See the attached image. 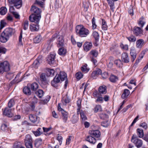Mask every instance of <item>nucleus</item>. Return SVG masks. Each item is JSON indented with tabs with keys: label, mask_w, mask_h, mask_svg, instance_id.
<instances>
[{
	"label": "nucleus",
	"mask_w": 148,
	"mask_h": 148,
	"mask_svg": "<svg viewBox=\"0 0 148 148\" xmlns=\"http://www.w3.org/2000/svg\"><path fill=\"white\" fill-rule=\"evenodd\" d=\"M25 145L26 148H33L32 139L29 134L27 135L24 139Z\"/></svg>",
	"instance_id": "obj_6"
},
{
	"label": "nucleus",
	"mask_w": 148,
	"mask_h": 148,
	"mask_svg": "<svg viewBox=\"0 0 148 148\" xmlns=\"http://www.w3.org/2000/svg\"><path fill=\"white\" fill-rule=\"evenodd\" d=\"M136 132L139 137L143 138L144 135L143 130L141 128H138L136 130Z\"/></svg>",
	"instance_id": "obj_35"
},
{
	"label": "nucleus",
	"mask_w": 148,
	"mask_h": 148,
	"mask_svg": "<svg viewBox=\"0 0 148 148\" xmlns=\"http://www.w3.org/2000/svg\"><path fill=\"white\" fill-rule=\"evenodd\" d=\"M145 19V17L142 16L140 18L138 21V25L141 28H142L145 23V22L143 20Z\"/></svg>",
	"instance_id": "obj_28"
},
{
	"label": "nucleus",
	"mask_w": 148,
	"mask_h": 148,
	"mask_svg": "<svg viewBox=\"0 0 148 148\" xmlns=\"http://www.w3.org/2000/svg\"><path fill=\"white\" fill-rule=\"evenodd\" d=\"M7 24L4 20H1L0 22V30L2 29Z\"/></svg>",
	"instance_id": "obj_54"
},
{
	"label": "nucleus",
	"mask_w": 148,
	"mask_h": 148,
	"mask_svg": "<svg viewBox=\"0 0 148 148\" xmlns=\"http://www.w3.org/2000/svg\"><path fill=\"white\" fill-rule=\"evenodd\" d=\"M56 54H51L48 55L47 58V61L48 64L50 65L53 64L55 60Z\"/></svg>",
	"instance_id": "obj_11"
},
{
	"label": "nucleus",
	"mask_w": 148,
	"mask_h": 148,
	"mask_svg": "<svg viewBox=\"0 0 148 148\" xmlns=\"http://www.w3.org/2000/svg\"><path fill=\"white\" fill-rule=\"evenodd\" d=\"M30 11L31 14L29 17V20L35 21L37 22L40 21L41 18V10L34 5L32 6Z\"/></svg>",
	"instance_id": "obj_2"
},
{
	"label": "nucleus",
	"mask_w": 148,
	"mask_h": 148,
	"mask_svg": "<svg viewBox=\"0 0 148 148\" xmlns=\"http://www.w3.org/2000/svg\"><path fill=\"white\" fill-rule=\"evenodd\" d=\"M99 94H100L99 92H98L97 90H95L93 93L92 95L94 97H98L99 95Z\"/></svg>",
	"instance_id": "obj_64"
},
{
	"label": "nucleus",
	"mask_w": 148,
	"mask_h": 148,
	"mask_svg": "<svg viewBox=\"0 0 148 148\" xmlns=\"http://www.w3.org/2000/svg\"><path fill=\"white\" fill-rule=\"evenodd\" d=\"M10 4H14V6L17 9L21 8L22 5V0H8Z\"/></svg>",
	"instance_id": "obj_8"
},
{
	"label": "nucleus",
	"mask_w": 148,
	"mask_h": 148,
	"mask_svg": "<svg viewBox=\"0 0 148 148\" xmlns=\"http://www.w3.org/2000/svg\"><path fill=\"white\" fill-rule=\"evenodd\" d=\"M99 116L101 119H105L108 118V115L106 113H100L99 114Z\"/></svg>",
	"instance_id": "obj_48"
},
{
	"label": "nucleus",
	"mask_w": 148,
	"mask_h": 148,
	"mask_svg": "<svg viewBox=\"0 0 148 148\" xmlns=\"http://www.w3.org/2000/svg\"><path fill=\"white\" fill-rule=\"evenodd\" d=\"M78 119V116L74 114L73 115V117L71 119V121L73 124H75L77 122Z\"/></svg>",
	"instance_id": "obj_47"
},
{
	"label": "nucleus",
	"mask_w": 148,
	"mask_h": 148,
	"mask_svg": "<svg viewBox=\"0 0 148 148\" xmlns=\"http://www.w3.org/2000/svg\"><path fill=\"white\" fill-rule=\"evenodd\" d=\"M138 148L141 147L143 144L142 140L139 139H136L132 142Z\"/></svg>",
	"instance_id": "obj_23"
},
{
	"label": "nucleus",
	"mask_w": 148,
	"mask_h": 148,
	"mask_svg": "<svg viewBox=\"0 0 148 148\" xmlns=\"http://www.w3.org/2000/svg\"><path fill=\"white\" fill-rule=\"evenodd\" d=\"M66 74L64 72L60 71L59 74H57L53 79L51 81V86L56 89H58L61 83V81L62 82L66 80L64 84V88H66L68 83Z\"/></svg>",
	"instance_id": "obj_1"
},
{
	"label": "nucleus",
	"mask_w": 148,
	"mask_h": 148,
	"mask_svg": "<svg viewBox=\"0 0 148 148\" xmlns=\"http://www.w3.org/2000/svg\"><path fill=\"white\" fill-rule=\"evenodd\" d=\"M36 94L40 98H41L44 94V92L41 89H39L35 92Z\"/></svg>",
	"instance_id": "obj_41"
},
{
	"label": "nucleus",
	"mask_w": 148,
	"mask_h": 148,
	"mask_svg": "<svg viewBox=\"0 0 148 148\" xmlns=\"http://www.w3.org/2000/svg\"><path fill=\"white\" fill-rule=\"evenodd\" d=\"M75 76L76 78L77 79L79 80L82 78L83 75L81 72H78L76 73Z\"/></svg>",
	"instance_id": "obj_50"
},
{
	"label": "nucleus",
	"mask_w": 148,
	"mask_h": 148,
	"mask_svg": "<svg viewBox=\"0 0 148 148\" xmlns=\"http://www.w3.org/2000/svg\"><path fill=\"white\" fill-rule=\"evenodd\" d=\"M29 119L32 122L34 123L37 121V117L36 115L30 114L29 115Z\"/></svg>",
	"instance_id": "obj_36"
},
{
	"label": "nucleus",
	"mask_w": 148,
	"mask_h": 148,
	"mask_svg": "<svg viewBox=\"0 0 148 148\" xmlns=\"http://www.w3.org/2000/svg\"><path fill=\"white\" fill-rule=\"evenodd\" d=\"M126 38L130 42H134L136 40V38L134 35L132 34L129 37H126Z\"/></svg>",
	"instance_id": "obj_33"
},
{
	"label": "nucleus",
	"mask_w": 148,
	"mask_h": 148,
	"mask_svg": "<svg viewBox=\"0 0 148 148\" xmlns=\"http://www.w3.org/2000/svg\"><path fill=\"white\" fill-rule=\"evenodd\" d=\"M58 34V32H56L54 34H53L50 39V42H52L55 40L56 38L57 37Z\"/></svg>",
	"instance_id": "obj_57"
},
{
	"label": "nucleus",
	"mask_w": 148,
	"mask_h": 148,
	"mask_svg": "<svg viewBox=\"0 0 148 148\" xmlns=\"http://www.w3.org/2000/svg\"><path fill=\"white\" fill-rule=\"evenodd\" d=\"M9 107H6L3 112L4 115L9 117H11L14 116V114L11 112V109Z\"/></svg>",
	"instance_id": "obj_12"
},
{
	"label": "nucleus",
	"mask_w": 148,
	"mask_h": 148,
	"mask_svg": "<svg viewBox=\"0 0 148 148\" xmlns=\"http://www.w3.org/2000/svg\"><path fill=\"white\" fill-rule=\"evenodd\" d=\"M7 51V49L5 47L0 46V53L5 54Z\"/></svg>",
	"instance_id": "obj_62"
},
{
	"label": "nucleus",
	"mask_w": 148,
	"mask_h": 148,
	"mask_svg": "<svg viewBox=\"0 0 148 148\" xmlns=\"http://www.w3.org/2000/svg\"><path fill=\"white\" fill-rule=\"evenodd\" d=\"M23 93L27 95H30L32 94L30 88L28 86L25 87L23 89Z\"/></svg>",
	"instance_id": "obj_29"
},
{
	"label": "nucleus",
	"mask_w": 148,
	"mask_h": 148,
	"mask_svg": "<svg viewBox=\"0 0 148 148\" xmlns=\"http://www.w3.org/2000/svg\"><path fill=\"white\" fill-rule=\"evenodd\" d=\"M145 44L143 39H140L138 40L136 42V46L137 48L141 49Z\"/></svg>",
	"instance_id": "obj_20"
},
{
	"label": "nucleus",
	"mask_w": 148,
	"mask_h": 148,
	"mask_svg": "<svg viewBox=\"0 0 148 148\" xmlns=\"http://www.w3.org/2000/svg\"><path fill=\"white\" fill-rule=\"evenodd\" d=\"M89 54L90 56H90V58H96L98 56V52L96 50H93L90 51Z\"/></svg>",
	"instance_id": "obj_37"
},
{
	"label": "nucleus",
	"mask_w": 148,
	"mask_h": 148,
	"mask_svg": "<svg viewBox=\"0 0 148 148\" xmlns=\"http://www.w3.org/2000/svg\"><path fill=\"white\" fill-rule=\"evenodd\" d=\"M10 70V65L7 61L0 63V74H2L5 72H8Z\"/></svg>",
	"instance_id": "obj_5"
},
{
	"label": "nucleus",
	"mask_w": 148,
	"mask_h": 148,
	"mask_svg": "<svg viewBox=\"0 0 148 148\" xmlns=\"http://www.w3.org/2000/svg\"><path fill=\"white\" fill-rule=\"evenodd\" d=\"M23 31L21 30V31L20 35L19 37V43L22 45L23 44L22 42V38Z\"/></svg>",
	"instance_id": "obj_61"
},
{
	"label": "nucleus",
	"mask_w": 148,
	"mask_h": 148,
	"mask_svg": "<svg viewBox=\"0 0 148 148\" xmlns=\"http://www.w3.org/2000/svg\"><path fill=\"white\" fill-rule=\"evenodd\" d=\"M81 101V100L80 99H78L77 101V105L78 107V108L77 109L78 114V112H79L80 110Z\"/></svg>",
	"instance_id": "obj_52"
},
{
	"label": "nucleus",
	"mask_w": 148,
	"mask_h": 148,
	"mask_svg": "<svg viewBox=\"0 0 148 148\" xmlns=\"http://www.w3.org/2000/svg\"><path fill=\"white\" fill-rule=\"evenodd\" d=\"M15 104L14 100L13 99H11L8 102V106L9 108L12 107Z\"/></svg>",
	"instance_id": "obj_49"
},
{
	"label": "nucleus",
	"mask_w": 148,
	"mask_h": 148,
	"mask_svg": "<svg viewBox=\"0 0 148 148\" xmlns=\"http://www.w3.org/2000/svg\"><path fill=\"white\" fill-rule=\"evenodd\" d=\"M28 26V21L27 20L25 21L23 24V29L25 30H26L27 29Z\"/></svg>",
	"instance_id": "obj_53"
},
{
	"label": "nucleus",
	"mask_w": 148,
	"mask_h": 148,
	"mask_svg": "<svg viewBox=\"0 0 148 148\" xmlns=\"http://www.w3.org/2000/svg\"><path fill=\"white\" fill-rule=\"evenodd\" d=\"M15 32L14 29L10 27L6 28L0 35V41L1 42H6L8 40L10 37L14 35Z\"/></svg>",
	"instance_id": "obj_3"
},
{
	"label": "nucleus",
	"mask_w": 148,
	"mask_h": 148,
	"mask_svg": "<svg viewBox=\"0 0 148 148\" xmlns=\"http://www.w3.org/2000/svg\"><path fill=\"white\" fill-rule=\"evenodd\" d=\"M92 47V44L91 42H86L84 44V49L86 51L90 50Z\"/></svg>",
	"instance_id": "obj_17"
},
{
	"label": "nucleus",
	"mask_w": 148,
	"mask_h": 148,
	"mask_svg": "<svg viewBox=\"0 0 148 148\" xmlns=\"http://www.w3.org/2000/svg\"><path fill=\"white\" fill-rule=\"evenodd\" d=\"M89 133L90 135H92L93 137L98 138L100 137L101 132L98 130H90Z\"/></svg>",
	"instance_id": "obj_13"
},
{
	"label": "nucleus",
	"mask_w": 148,
	"mask_h": 148,
	"mask_svg": "<svg viewBox=\"0 0 148 148\" xmlns=\"http://www.w3.org/2000/svg\"><path fill=\"white\" fill-rule=\"evenodd\" d=\"M61 118L63 121L64 123H66L68 117V113L64 110V111H62V112H61Z\"/></svg>",
	"instance_id": "obj_18"
},
{
	"label": "nucleus",
	"mask_w": 148,
	"mask_h": 148,
	"mask_svg": "<svg viewBox=\"0 0 148 148\" xmlns=\"http://www.w3.org/2000/svg\"><path fill=\"white\" fill-rule=\"evenodd\" d=\"M65 46L64 38L61 36L58 38L57 42V46L58 47H64Z\"/></svg>",
	"instance_id": "obj_16"
},
{
	"label": "nucleus",
	"mask_w": 148,
	"mask_h": 148,
	"mask_svg": "<svg viewBox=\"0 0 148 148\" xmlns=\"http://www.w3.org/2000/svg\"><path fill=\"white\" fill-rule=\"evenodd\" d=\"M7 11L6 7H2L0 8V14L2 15H4L7 13Z\"/></svg>",
	"instance_id": "obj_43"
},
{
	"label": "nucleus",
	"mask_w": 148,
	"mask_h": 148,
	"mask_svg": "<svg viewBox=\"0 0 148 148\" xmlns=\"http://www.w3.org/2000/svg\"><path fill=\"white\" fill-rule=\"evenodd\" d=\"M121 58L122 62L124 63H128L130 62V58L127 53L126 52L123 53H122Z\"/></svg>",
	"instance_id": "obj_15"
},
{
	"label": "nucleus",
	"mask_w": 148,
	"mask_h": 148,
	"mask_svg": "<svg viewBox=\"0 0 148 148\" xmlns=\"http://www.w3.org/2000/svg\"><path fill=\"white\" fill-rule=\"evenodd\" d=\"M132 31L134 35L136 36L141 37L143 34L142 29L139 27L135 26Z\"/></svg>",
	"instance_id": "obj_7"
},
{
	"label": "nucleus",
	"mask_w": 148,
	"mask_h": 148,
	"mask_svg": "<svg viewBox=\"0 0 148 148\" xmlns=\"http://www.w3.org/2000/svg\"><path fill=\"white\" fill-rule=\"evenodd\" d=\"M93 110L95 113H97L98 111H101L102 109L100 105H97L93 109Z\"/></svg>",
	"instance_id": "obj_42"
},
{
	"label": "nucleus",
	"mask_w": 148,
	"mask_h": 148,
	"mask_svg": "<svg viewBox=\"0 0 148 148\" xmlns=\"http://www.w3.org/2000/svg\"><path fill=\"white\" fill-rule=\"evenodd\" d=\"M45 1H41L38 0H36L34 3V4H36L40 6L41 7H43Z\"/></svg>",
	"instance_id": "obj_46"
},
{
	"label": "nucleus",
	"mask_w": 148,
	"mask_h": 148,
	"mask_svg": "<svg viewBox=\"0 0 148 148\" xmlns=\"http://www.w3.org/2000/svg\"><path fill=\"white\" fill-rule=\"evenodd\" d=\"M121 48L124 50L127 51L128 49V46L127 45H124L121 43L120 45Z\"/></svg>",
	"instance_id": "obj_56"
},
{
	"label": "nucleus",
	"mask_w": 148,
	"mask_h": 148,
	"mask_svg": "<svg viewBox=\"0 0 148 148\" xmlns=\"http://www.w3.org/2000/svg\"><path fill=\"white\" fill-rule=\"evenodd\" d=\"M85 140L86 141L93 144H95L96 142V139L91 135L87 136L86 137Z\"/></svg>",
	"instance_id": "obj_21"
},
{
	"label": "nucleus",
	"mask_w": 148,
	"mask_h": 148,
	"mask_svg": "<svg viewBox=\"0 0 148 148\" xmlns=\"http://www.w3.org/2000/svg\"><path fill=\"white\" fill-rule=\"evenodd\" d=\"M107 1L110 6V10L114 11V1L113 0H107Z\"/></svg>",
	"instance_id": "obj_39"
},
{
	"label": "nucleus",
	"mask_w": 148,
	"mask_h": 148,
	"mask_svg": "<svg viewBox=\"0 0 148 148\" xmlns=\"http://www.w3.org/2000/svg\"><path fill=\"white\" fill-rule=\"evenodd\" d=\"M109 79L110 81L113 83L116 82L118 80V77L112 74L111 75Z\"/></svg>",
	"instance_id": "obj_34"
},
{
	"label": "nucleus",
	"mask_w": 148,
	"mask_h": 148,
	"mask_svg": "<svg viewBox=\"0 0 148 148\" xmlns=\"http://www.w3.org/2000/svg\"><path fill=\"white\" fill-rule=\"evenodd\" d=\"M87 64H85L81 67V69L83 72L87 73L89 71V69L87 68Z\"/></svg>",
	"instance_id": "obj_44"
},
{
	"label": "nucleus",
	"mask_w": 148,
	"mask_h": 148,
	"mask_svg": "<svg viewBox=\"0 0 148 148\" xmlns=\"http://www.w3.org/2000/svg\"><path fill=\"white\" fill-rule=\"evenodd\" d=\"M30 21L32 22H34L35 24L32 23L30 25L29 28L30 29L32 32H35L37 31L39 29V25H38L39 21L36 22L35 21L30 20Z\"/></svg>",
	"instance_id": "obj_10"
},
{
	"label": "nucleus",
	"mask_w": 148,
	"mask_h": 148,
	"mask_svg": "<svg viewBox=\"0 0 148 148\" xmlns=\"http://www.w3.org/2000/svg\"><path fill=\"white\" fill-rule=\"evenodd\" d=\"M43 61V58L42 56H39L34 61L32 66V67L36 69L38 68L40 64Z\"/></svg>",
	"instance_id": "obj_9"
},
{
	"label": "nucleus",
	"mask_w": 148,
	"mask_h": 148,
	"mask_svg": "<svg viewBox=\"0 0 148 148\" xmlns=\"http://www.w3.org/2000/svg\"><path fill=\"white\" fill-rule=\"evenodd\" d=\"M130 94L129 90L127 89H125L121 95V98L123 99H125L127 98Z\"/></svg>",
	"instance_id": "obj_26"
},
{
	"label": "nucleus",
	"mask_w": 148,
	"mask_h": 148,
	"mask_svg": "<svg viewBox=\"0 0 148 148\" xmlns=\"http://www.w3.org/2000/svg\"><path fill=\"white\" fill-rule=\"evenodd\" d=\"M102 78L103 79H106L108 78V73L107 72H104L101 74Z\"/></svg>",
	"instance_id": "obj_63"
},
{
	"label": "nucleus",
	"mask_w": 148,
	"mask_h": 148,
	"mask_svg": "<svg viewBox=\"0 0 148 148\" xmlns=\"http://www.w3.org/2000/svg\"><path fill=\"white\" fill-rule=\"evenodd\" d=\"M42 140L40 138H38L35 140L34 141V146L36 147H38L42 144Z\"/></svg>",
	"instance_id": "obj_31"
},
{
	"label": "nucleus",
	"mask_w": 148,
	"mask_h": 148,
	"mask_svg": "<svg viewBox=\"0 0 148 148\" xmlns=\"http://www.w3.org/2000/svg\"><path fill=\"white\" fill-rule=\"evenodd\" d=\"M139 126L143 127L145 130H146L148 127L147 124L145 122L141 123Z\"/></svg>",
	"instance_id": "obj_59"
},
{
	"label": "nucleus",
	"mask_w": 148,
	"mask_h": 148,
	"mask_svg": "<svg viewBox=\"0 0 148 148\" xmlns=\"http://www.w3.org/2000/svg\"><path fill=\"white\" fill-rule=\"evenodd\" d=\"M46 74L44 73H42L40 75V80L42 83L44 85H47L48 82L46 78Z\"/></svg>",
	"instance_id": "obj_19"
},
{
	"label": "nucleus",
	"mask_w": 148,
	"mask_h": 148,
	"mask_svg": "<svg viewBox=\"0 0 148 148\" xmlns=\"http://www.w3.org/2000/svg\"><path fill=\"white\" fill-rule=\"evenodd\" d=\"M92 35L94 38L96 42H98L99 40V36L98 33L96 31L93 32Z\"/></svg>",
	"instance_id": "obj_40"
},
{
	"label": "nucleus",
	"mask_w": 148,
	"mask_h": 148,
	"mask_svg": "<svg viewBox=\"0 0 148 148\" xmlns=\"http://www.w3.org/2000/svg\"><path fill=\"white\" fill-rule=\"evenodd\" d=\"M32 132L36 136H40L43 133V131L41 128L39 127L36 131H32Z\"/></svg>",
	"instance_id": "obj_25"
},
{
	"label": "nucleus",
	"mask_w": 148,
	"mask_h": 148,
	"mask_svg": "<svg viewBox=\"0 0 148 148\" xmlns=\"http://www.w3.org/2000/svg\"><path fill=\"white\" fill-rule=\"evenodd\" d=\"M75 32L76 34L81 37H86L89 33L88 30L81 25L76 26Z\"/></svg>",
	"instance_id": "obj_4"
},
{
	"label": "nucleus",
	"mask_w": 148,
	"mask_h": 148,
	"mask_svg": "<svg viewBox=\"0 0 148 148\" xmlns=\"http://www.w3.org/2000/svg\"><path fill=\"white\" fill-rule=\"evenodd\" d=\"M55 72V71L53 69H48L47 70V73L49 74V76H52L53 75Z\"/></svg>",
	"instance_id": "obj_51"
},
{
	"label": "nucleus",
	"mask_w": 148,
	"mask_h": 148,
	"mask_svg": "<svg viewBox=\"0 0 148 148\" xmlns=\"http://www.w3.org/2000/svg\"><path fill=\"white\" fill-rule=\"evenodd\" d=\"M95 17H93L92 20V28L93 29L96 28L97 25L95 23Z\"/></svg>",
	"instance_id": "obj_55"
},
{
	"label": "nucleus",
	"mask_w": 148,
	"mask_h": 148,
	"mask_svg": "<svg viewBox=\"0 0 148 148\" xmlns=\"http://www.w3.org/2000/svg\"><path fill=\"white\" fill-rule=\"evenodd\" d=\"M67 53V49L64 46L60 47L58 51V54L60 56H65Z\"/></svg>",
	"instance_id": "obj_14"
},
{
	"label": "nucleus",
	"mask_w": 148,
	"mask_h": 148,
	"mask_svg": "<svg viewBox=\"0 0 148 148\" xmlns=\"http://www.w3.org/2000/svg\"><path fill=\"white\" fill-rule=\"evenodd\" d=\"M107 87L104 85L100 86L98 89L100 95L106 94L107 92Z\"/></svg>",
	"instance_id": "obj_22"
},
{
	"label": "nucleus",
	"mask_w": 148,
	"mask_h": 148,
	"mask_svg": "<svg viewBox=\"0 0 148 148\" xmlns=\"http://www.w3.org/2000/svg\"><path fill=\"white\" fill-rule=\"evenodd\" d=\"M114 63L117 67L119 68H121L123 66L122 61L120 59H118L115 60L114 61Z\"/></svg>",
	"instance_id": "obj_30"
},
{
	"label": "nucleus",
	"mask_w": 148,
	"mask_h": 148,
	"mask_svg": "<svg viewBox=\"0 0 148 148\" xmlns=\"http://www.w3.org/2000/svg\"><path fill=\"white\" fill-rule=\"evenodd\" d=\"M73 137L72 136H69L68 137L66 138V145H69L71 140V139H73Z\"/></svg>",
	"instance_id": "obj_58"
},
{
	"label": "nucleus",
	"mask_w": 148,
	"mask_h": 148,
	"mask_svg": "<svg viewBox=\"0 0 148 148\" xmlns=\"http://www.w3.org/2000/svg\"><path fill=\"white\" fill-rule=\"evenodd\" d=\"M147 50H148L147 49L145 50H143L141 52L139 56V57L140 58V59L141 60L143 58L145 52H146L147 51Z\"/></svg>",
	"instance_id": "obj_60"
},
{
	"label": "nucleus",
	"mask_w": 148,
	"mask_h": 148,
	"mask_svg": "<svg viewBox=\"0 0 148 148\" xmlns=\"http://www.w3.org/2000/svg\"><path fill=\"white\" fill-rule=\"evenodd\" d=\"M71 101V99L66 95V97L62 98L61 100V102L64 105H66L67 103H69Z\"/></svg>",
	"instance_id": "obj_27"
},
{
	"label": "nucleus",
	"mask_w": 148,
	"mask_h": 148,
	"mask_svg": "<svg viewBox=\"0 0 148 148\" xmlns=\"http://www.w3.org/2000/svg\"><path fill=\"white\" fill-rule=\"evenodd\" d=\"M80 115L81 118L83 121H85L87 119V117L85 114L84 112L82 110H81L80 111Z\"/></svg>",
	"instance_id": "obj_45"
},
{
	"label": "nucleus",
	"mask_w": 148,
	"mask_h": 148,
	"mask_svg": "<svg viewBox=\"0 0 148 148\" xmlns=\"http://www.w3.org/2000/svg\"><path fill=\"white\" fill-rule=\"evenodd\" d=\"M130 54L131 56V62H133L134 61L136 57V52L135 50L131 49Z\"/></svg>",
	"instance_id": "obj_24"
},
{
	"label": "nucleus",
	"mask_w": 148,
	"mask_h": 148,
	"mask_svg": "<svg viewBox=\"0 0 148 148\" xmlns=\"http://www.w3.org/2000/svg\"><path fill=\"white\" fill-rule=\"evenodd\" d=\"M42 40V37L41 35L39 34L33 39L34 42L35 43H38L41 41Z\"/></svg>",
	"instance_id": "obj_38"
},
{
	"label": "nucleus",
	"mask_w": 148,
	"mask_h": 148,
	"mask_svg": "<svg viewBox=\"0 0 148 148\" xmlns=\"http://www.w3.org/2000/svg\"><path fill=\"white\" fill-rule=\"evenodd\" d=\"M29 85L31 90L33 91H36L38 88V84L36 82H34Z\"/></svg>",
	"instance_id": "obj_32"
}]
</instances>
